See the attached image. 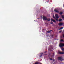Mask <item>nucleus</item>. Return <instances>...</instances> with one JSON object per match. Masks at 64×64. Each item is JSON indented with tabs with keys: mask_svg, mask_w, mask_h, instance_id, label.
Segmentation results:
<instances>
[{
	"mask_svg": "<svg viewBox=\"0 0 64 64\" xmlns=\"http://www.w3.org/2000/svg\"><path fill=\"white\" fill-rule=\"evenodd\" d=\"M61 32H62V30H60V31H59V33H61Z\"/></svg>",
	"mask_w": 64,
	"mask_h": 64,
	"instance_id": "aec40b11",
	"label": "nucleus"
},
{
	"mask_svg": "<svg viewBox=\"0 0 64 64\" xmlns=\"http://www.w3.org/2000/svg\"><path fill=\"white\" fill-rule=\"evenodd\" d=\"M62 21V19H60L59 20V22H61Z\"/></svg>",
	"mask_w": 64,
	"mask_h": 64,
	"instance_id": "1a4fd4ad",
	"label": "nucleus"
},
{
	"mask_svg": "<svg viewBox=\"0 0 64 64\" xmlns=\"http://www.w3.org/2000/svg\"><path fill=\"white\" fill-rule=\"evenodd\" d=\"M49 2V0H48V2Z\"/></svg>",
	"mask_w": 64,
	"mask_h": 64,
	"instance_id": "cd10ccee",
	"label": "nucleus"
},
{
	"mask_svg": "<svg viewBox=\"0 0 64 64\" xmlns=\"http://www.w3.org/2000/svg\"><path fill=\"white\" fill-rule=\"evenodd\" d=\"M45 24H47V23L46 22V23H45Z\"/></svg>",
	"mask_w": 64,
	"mask_h": 64,
	"instance_id": "7c9ffc66",
	"label": "nucleus"
},
{
	"mask_svg": "<svg viewBox=\"0 0 64 64\" xmlns=\"http://www.w3.org/2000/svg\"><path fill=\"white\" fill-rule=\"evenodd\" d=\"M51 21H53V22H54L55 23V22H56V21H55V20H54L53 19H51Z\"/></svg>",
	"mask_w": 64,
	"mask_h": 64,
	"instance_id": "0eeeda50",
	"label": "nucleus"
},
{
	"mask_svg": "<svg viewBox=\"0 0 64 64\" xmlns=\"http://www.w3.org/2000/svg\"><path fill=\"white\" fill-rule=\"evenodd\" d=\"M50 24H53V22H51L50 23Z\"/></svg>",
	"mask_w": 64,
	"mask_h": 64,
	"instance_id": "dca6fc26",
	"label": "nucleus"
},
{
	"mask_svg": "<svg viewBox=\"0 0 64 64\" xmlns=\"http://www.w3.org/2000/svg\"><path fill=\"white\" fill-rule=\"evenodd\" d=\"M46 51L45 52H44V53H46Z\"/></svg>",
	"mask_w": 64,
	"mask_h": 64,
	"instance_id": "a878e982",
	"label": "nucleus"
},
{
	"mask_svg": "<svg viewBox=\"0 0 64 64\" xmlns=\"http://www.w3.org/2000/svg\"><path fill=\"white\" fill-rule=\"evenodd\" d=\"M62 14H63V13L62 12H60V15H62Z\"/></svg>",
	"mask_w": 64,
	"mask_h": 64,
	"instance_id": "f8f14e48",
	"label": "nucleus"
},
{
	"mask_svg": "<svg viewBox=\"0 0 64 64\" xmlns=\"http://www.w3.org/2000/svg\"><path fill=\"white\" fill-rule=\"evenodd\" d=\"M58 60H60V61H62V60H64V59L62 58V57H59L58 58Z\"/></svg>",
	"mask_w": 64,
	"mask_h": 64,
	"instance_id": "f257e3e1",
	"label": "nucleus"
},
{
	"mask_svg": "<svg viewBox=\"0 0 64 64\" xmlns=\"http://www.w3.org/2000/svg\"><path fill=\"white\" fill-rule=\"evenodd\" d=\"M63 40H60V42H63Z\"/></svg>",
	"mask_w": 64,
	"mask_h": 64,
	"instance_id": "2eb2a0df",
	"label": "nucleus"
},
{
	"mask_svg": "<svg viewBox=\"0 0 64 64\" xmlns=\"http://www.w3.org/2000/svg\"><path fill=\"white\" fill-rule=\"evenodd\" d=\"M53 55H54V53H53Z\"/></svg>",
	"mask_w": 64,
	"mask_h": 64,
	"instance_id": "c756f323",
	"label": "nucleus"
},
{
	"mask_svg": "<svg viewBox=\"0 0 64 64\" xmlns=\"http://www.w3.org/2000/svg\"><path fill=\"white\" fill-rule=\"evenodd\" d=\"M50 60H53V59L52 58H50Z\"/></svg>",
	"mask_w": 64,
	"mask_h": 64,
	"instance_id": "412c9836",
	"label": "nucleus"
},
{
	"mask_svg": "<svg viewBox=\"0 0 64 64\" xmlns=\"http://www.w3.org/2000/svg\"><path fill=\"white\" fill-rule=\"evenodd\" d=\"M40 54H41V55H42V54H43V53H40Z\"/></svg>",
	"mask_w": 64,
	"mask_h": 64,
	"instance_id": "4be33fe9",
	"label": "nucleus"
},
{
	"mask_svg": "<svg viewBox=\"0 0 64 64\" xmlns=\"http://www.w3.org/2000/svg\"><path fill=\"white\" fill-rule=\"evenodd\" d=\"M54 11L56 13H59V11L58 10H56V9H55L54 10Z\"/></svg>",
	"mask_w": 64,
	"mask_h": 64,
	"instance_id": "20e7f679",
	"label": "nucleus"
},
{
	"mask_svg": "<svg viewBox=\"0 0 64 64\" xmlns=\"http://www.w3.org/2000/svg\"><path fill=\"white\" fill-rule=\"evenodd\" d=\"M55 16L56 18H59V17L58 15L57 14H56L55 15Z\"/></svg>",
	"mask_w": 64,
	"mask_h": 64,
	"instance_id": "7ed1b4c3",
	"label": "nucleus"
},
{
	"mask_svg": "<svg viewBox=\"0 0 64 64\" xmlns=\"http://www.w3.org/2000/svg\"><path fill=\"white\" fill-rule=\"evenodd\" d=\"M53 57H54V56H51V57H52V58H53Z\"/></svg>",
	"mask_w": 64,
	"mask_h": 64,
	"instance_id": "6ab92c4d",
	"label": "nucleus"
},
{
	"mask_svg": "<svg viewBox=\"0 0 64 64\" xmlns=\"http://www.w3.org/2000/svg\"><path fill=\"white\" fill-rule=\"evenodd\" d=\"M63 27H61L59 29V30H61L62 29H63Z\"/></svg>",
	"mask_w": 64,
	"mask_h": 64,
	"instance_id": "9d476101",
	"label": "nucleus"
},
{
	"mask_svg": "<svg viewBox=\"0 0 64 64\" xmlns=\"http://www.w3.org/2000/svg\"><path fill=\"white\" fill-rule=\"evenodd\" d=\"M50 31H52V30H50Z\"/></svg>",
	"mask_w": 64,
	"mask_h": 64,
	"instance_id": "c85d7f7f",
	"label": "nucleus"
},
{
	"mask_svg": "<svg viewBox=\"0 0 64 64\" xmlns=\"http://www.w3.org/2000/svg\"><path fill=\"white\" fill-rule=\"evenodd\" d=\"M53 61H55V59H53Z\"/></svg>",
	"mask_w": 64,
	"mask_h": 64,
	"instance_id": "5701e85b",
	"label": "nucleus"
},
{
	"mask_svg": "<svg viewBox=\"0 0 64 64\" xmlns=\"http://www.w3.org/2000/svg\"><path fill=\"white\" fill-rule=\"evenodd\" d=\"M48 56L49 57V56Z\"/></svg>",
	"mask_w": 64,
	"mask_h": 64,
	"instance_id": "2f4dec72",
	"label": "nucleus"
},
{
	"mask_svg": "<svg viewBox=\"0 0 64 64\" xmlns=\"http://www.w3.org/2000/svg\"><path fill=\"white\" fill-rule=\"evenodd\" d=\"M46 32L47 33H50V32H51L50 31H48Z\"/></svg>",
	"mask_w": 64,
	"mask_h": 64,
	"instance_id": "4468645a",
	"label": "nucleus"
},
{
	"mask_svg": "<svg viewBox=\"0 0 64 64\" xmlns=\"http://www.w3.org/2000/svg\"><path fill=\"white\" fill-rule=\"evenodd\" d=\"M52 37H53V36H54V35L52 34Z\"/></svg>",
	"mask_w": 64,
	"mask_h": 64,
	"instance_id": "393cba45",
	"label": "nucleus"
},
{
	"mask_svg": "<svg viewBox=\"0 0 64 64\" xmlns=\"http://www.w3.org/2000/svg\"><path fill=\"white\" fill-rule=\"evenodd\" d=\"M63 37L64 38V34H63Z\"/></svg>",
	"mask_w": 64,
	"mask_h": 64,
	"instance_id": "bb28decb",
	"label": "nucleus"
},
{
	"mask_svg": "<svg viewBox=\"0 0 64 64\" xmlns=\"http://www.w3.org/2000/svg\"><path fill=\"white\" fill-rule=\"evenodd\" d=\"M55 19L56 20V21H58V18H55Z\"/></svg>",
	"mask_w": 64,
	"mask_h": 64,
	"instance_id": "9b49d317",
	"label": "nucleus"
},
{
	"mask_svg": "<svg viewBox=\"0 0 64 64\" xmlns=\"http://www.w3.org/2000/svg\"><path fill=\"white\" fill-rule=\"evenodd\" d=\"M47 18L45 16H43L42 17V18L44 20H46Z\"/></svg>",
	"mask_w": 64,
	"mask_h": 64,
	"instance_id": "f03ea898",
	"label": "nucleus"
},
{
	"mask_svg": "<svg viewBox=\"0 0 64 64\" xmlns=\"http://www.w3.org/2000/svg\"><path fill=\"white\" fill-rule=\"evenodd\" d=\"M47 20V21H50V18H47L46 19V20Z\"/></svg>",
	"mask_w": 64,
	"mask_h": 64,
	"instance_id": "6e6552de",
	"label": "nucleus"
},
{
	"mask_svg": "<svg viewBox=\"0 0 64 64\" xmlns=\"http://www.w3.org/2000/svg\"><path fill=\"white\" fill-rule=\"evenodd\" d=\"M53 17L54 18V19L55 18V17L54 16V15H53Z\"/></svg>",
	"mask_w": 64,
	"mask_h": 64,
	"instance_id": "a211bd4d",
	"label": "nucleus"
},
{
	"mask_svg": "<svg viewBox=\"0 0 64 64\" xmlns=\"http://www.w3.org/2000/svg\"><path fill=\"white\" fill-rule=\"evenodd\" d=\"M42 56V55H41L40 56V57H41Z\"/></svg>",
	"mask_w": 64,
	"mask_h": 64,
	"instance_id": "b1692460",
	"label": "nucleus"
},
{
	"mask_svg": "<svg viewBox=\"0 0 64 64\" xmlns=\"http://www.w3.org/2000/svg\"><path fill=\"white\" fill-rule=\"evenodd\" d=\"M59 54H64V52H59Z\"/></svg>",
	"mask_w": 64,
	"mask_h": 64,
	"instance_id": "39448f33",
	"label": "nucleus"
},
{
	"mask_svg": "<svg viewBox=\"0 0 64 64\" xmlns=\"http://www.w3.org/2000/svg\"><path fill=\"white\" fill-rule=\"evenodd\" d=\"M59 26H61V25H63V23H60L58 24Z\"/></svg>",
	"mask_w": 64,
	"mask_h": 64,
	"instance_id": "423d86ee",
	"label": "nucleus"
},
{
	"mask_svg": "<svg viewBox=\"0 0 64 64\" xmlns=\"http://www.w3.org/2000/svg\"><path fill=\"white\" fill-rule=\"evenodd\" d=\"M48 51H51V48H48Z\"/></svg>",
	"mask_w": 64,
	"mask_h": 64,
	"instance_id": "f3484780",
	"label": "nucleus"
},
{
	"mask_svg": "<svg viewBox=\"0 0 64 64\" xmlns=\"http://www.w3.org/2000/svg\"><path fill=\"white\" fill-rule=\"evenodd\" d=\"M62 50L63 51H64V48H62Z\"/></svg>",
	"mask_w": 64,
	"mask_h": 64,
	"instance_id": "ddd939ff",
	"label": "nucleus"
}]
</instances>
